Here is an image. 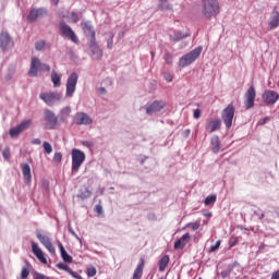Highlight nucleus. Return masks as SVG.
I'll return each instance as SVG.
<instances>
[{"instance_id":"nucleus-1","label":"nucleus","mask_w":279,"mask_h":279,"mask_svg":"<svg viewBox=\"0 0 279 279\" xmlns=\"http://www.w3.org/2000/svg\"><path fill=\"white\" fill-rule=\"evenodd\" d=\"M202 47H196L194 50L187 52L186 54L182 56L179 59V66H181V69H184L186 66H190V64H193V62H195V60H197V58H199V56H202Z\"/></svg>"},{"instance_id":"nucleus-2","label":"nucleus","mask_w":279,"mask_h":279,"mask_svg":"<svg viewBox=\"0 0 279 279\" xmlns=\"http://www.w3.org/2000/svg\"><path fill=\"white\" fill-rule=\"evenodd\" d=\"M38 71H51V66L49 64L40 62V59L38 57H33L31 60V68L28 71L29 77H36L38 75Z\"/></svg>"},{"instance_id":"nucleus-3","label":"nucleus","mask_w":279,"mask_h":279,"mask_svg":"<svg viewBox=\"0 0 279 279\" xmlns=\"http://www.w3.org/2000/svg\"><path fill=\"white\" fill-rule=\"evenodd\" d=\"M71 156H72V173H77V171H80V167H82V165H84V162L86 161V154H84V151L77 148H73L71 151Z\"/></svg>"},{"instance_id":"nucleus-4","label":"nucleus","mask_w":279,"mask_h":279,"mask_svg":"<svg viewBox=\"0 0 279 279\" xmlns=\"http://www.w3.org/2000/svg\"><path fill=\"white\" fill-rule=\"evenodd\" d=\"M203 14L206 19L217 16V14H219V2L217 0H204Z\"/></svg>"},{"instance_id":"nucleus-5","label":"nucleus","mask_w":279,"mask_h":279,"mask_svg":"<svg viewBox=\"0 0 279 279\" xmlns=\"http://www.w3.org/2000/svg\"><path fill=\"white\" fill-rule=\"evenodd\" d=\"M59 29H60L61 36H63L64 38H68L75 45H80V38H77V35H75V32H73V28H71V26H69L64 22H60Z\"/></svg>"},{"instance_id":"nucleus-6","label":"nucleus","mask_w":279,"mask_h":279,"mask_svg":"<svg viewBox=\"0 0 279 279\" xmlns=\"http://www.w3.org/2000/svg\"><path fill=\"white\" fill-rule=\"evenodd\" d=\"M234 105L229 104L227 108H225L221 112V119L226 125L227 130H230L232 128V121H234Z\"/></svg>"},{"instance_id":"nucleus-7","label":"nucleus","mask_w":279,"mask_h":279,"mask_svg":"<svg viewBox=\"0 0 279 279\" xmlns=\"http://www.w3.org/2000/svg\"><path fill=\"white\" fill-rule=\"evenodd\" d=\"M32 126V120H24L19 125L10 129L9 135L11 138H19L20 134H23L26 130H29Z\"/></svg>"},{"instance_id":"nucleus-8","label":"nucleus","mask_w":279,"mask_h":279,"mask_svg":"<svg viewBox=\"0 0 279 279\" xmlns=\"http://www.w3.org/2000/svg\"><path fill=\"white\" fill-rule=\"evenodd\" d=\"M39 99H41V101L46 102L47 106H53V104H56V101H61L62 94H60L58 92L41 93L39 95Z\"/></svg>"},{"instance_id":"nucleus-9","label":"nucleus","mask_w":279,"mask_h":279,"mask_svg":"<svg viewBox=\"0 0 279 279\" xmlns=\"http://www.w3.org/2000/svg\"><path fill=\"white\" fill-rule=\"evenodd\" d=\"M77 73H72L66 81V88H65V96L66 97H73L75 93V88H77Z\"/></svg>"},{"instance_id":"nucleus-10","label":"nucleus","mask_w":279,"mask_h":279,"mask_svg":"<svg viewBox=\"0 0 279 279\" xmlns=\"http://www.w3.org/2000/svg\"><path fill=\"white\" fill-rule=\"evenodd\" d=\"M262 99L266 106H274L279 99V94L271 89H266L262 95Z\"/></svg>"},{"instance_id":"nucleus-11","label":"nucleus","mask_w":279,"mask_h":279,"mask_svg":"<svg viewBox=\"0 0 279 279\" xmlns=\"http://www.w3.org/2000/svg\"><path fill=\"white\" fill-rule=\"evenodd\" d=\"M36 238L41 243V245H44V247L49 251L50 254H56V246H53V243H51V239L49 236L43 234L40 231H37Z\"/></svg>"},{"instance_id":"nucleus-12","label":"nucleus","mask_w":279,"mask_h":279,"mask_svg":"<svg viewBox=\"0 0 279 279\" xmlns=\"http://www.w3.org/2000/svg\"><path fill=\"white\" fill-rule=\"evenodd\" d=\"M254 101H256V88L251 86L244 95V106L246 110L254 108Z\"/></svg>"},{"instance_id":"nucleus-13","label":"nucleus","mask_w":279,"mask_h":279,"mask_svg":"<svg viewBox=\"0 0 279 279\" xmlns=\"http://www.w3.org/2000/svg\"><path fill=\"white\" fill-rule=\"evenodd\" d=\"M44 119L47 122V124H46L47 130H53V128H56V125H58V117H56V113H53L49 109H46L44 111Z\"/></svg>"},{"instance_id":"nucleus-14","label":"nucleus","mask_w":279,"mask_h":279,"mask_svg":"<svg viewBox=\"0 0 279 279\" xmlns=\"http://www.w3.org/2000/svg\"><path fill=\"white\" fill-rule=\"evenodd\" d=\"M32 252L34 256H36L37 260L41 263V265H47V257L45 256V252H43V248L38 245V243L32 241Z\"/></svg>"},{"instance_id":"nucleus-15","label":"nucleus","mask_w":279,"mask_h":279,"mask_svg":"<svg viewBox=\"0 0 279 279\" xmlns=\"http://www.w3.org/2000/svg\"><path fill=\"white\" fill-rule=\"evenodd\" d=\"M89 49L92 51V58L93 60H101L104 56V50L99 48L97 45V41L95 39L89 40Z\"/></svg>"},{"instance_id":"nucleus-16","label":"nucleus","mask_w":279,"mask_h":279,"mask_svg":"<svg viewBox=\"0 0 279 279\" xmlns=\"http://www.w3.org/2000/svg\"><path fill=\"white\" fill-rule=\"evenodd\" d=\"M43 16H47V9H32L27 19L31 23H34V21H36L37 19H43Z\"/></svg>"},{"instance_id":"nucleus-17","label":"nucleus","mask_w":279,"mask_h":279,"mask_svg":"<svg viewBox=\"0 0 279 279\" xmlns=\"http://www.w3.org/2000/svg\"><path fill=\"white\" fill-rule=\"evenodd\" d=\"M14 47V41L12 40V37L8 33L1 34V48L2 51H10Z\"/></svg>"},{"instance_id":"nucleus-18","label":"nucleus","mask_w":279,"mask_h":279,"mask_svg":"<svg viewBox=\"0 0 279 279\" xmlns=\"http://www.w3.org/2000/svg\"><path fill=\"white\" fill-rule=\"evenodd\" d=\"M205 130L213 134L217 130H221V121L217 118H211L205 125Z\"/></svg>"},{"instance_id":"nucleus-19","label":"nucleus","mask_w":279,"mask_h":279,"mask_svg":"<svg viewBox=\"0 0 279 279\" xmlns=\"http://www.w3.org/2000/svg\"><path fill=\"white\" fill-rule=\"evenodd\" d=\"M74 122L76 125H90V123H93V119H90V117H88L85 112H77L75 114Z\"/></svg>"},{"instance_id":"nucleus-20","label":"nucleus","mask_w":279,"mask_h":279,"mask_svg":"<svg viewBox=\"0 0 279 279\" xmlns=\"http://www.w3.org/2000/svg\"><path fill=\"white\" fill-rule=\"evenodd\" d=\"M191 241V233L183 234L179 240L174 242V250H184L186 243Z\"/></svg>"},{"instance_id":"nucleus-21","label":"nucleus","mask_w":279,"mask_h":279,"mask_svg":"<svg viewBox=\"0 0 279 279\" xmlns=\"http://www.w3.org/2000/svg\"><path fill=\"white\" fill-rule=\"evenodd\" d=\"M165 106H167L165 101L155 100L148 108H146V113L151 114L153 112H160Z\"/></svg>"},{"instance_id":"nucleus-22","label":"nucleus","mask_w":279,"mask_h":279,"mask_svg":"<svg viewBox=\"0 0 279 279\" xmlns=\"http://www.w3.org/2000/svg\"><path fill=\"white\" fill-rule=\"evenodd\" d=\"M57 269H61L62 271H66L68 274H70V276H72V278L75 279H82V276L78 275L77 272L73 271V269H71L66 264L64 263H59L57 264Z\"/></svg>"},{"instance_id":"nucleus-23","label":"nucleus","mask_w":279,"mask_h":279,"mask_svg":"<svg viewBox=\"0 0 279 279\" xmlns=\"http://www.w3.org/2000/svg\"><path fill=\"white\" fill-rule=\"evenodd\" d=\"M269 29H276L279 27V12L274 10L268 22Z\"/></svg>"},{"instance_id":"nucleus-24","label":"nucleus","mask_w":279,"mask_h":279,"mask_svg":"<svg viewBox=\"0 0 279 279\" xmlns=\"http://www.w3.org/2000/svg\"><path fill=\"white\" fill-rule=\"evenodd\" d=\"M143 269H145V259L141 258L140 264L136 266L133 277L131 279H142L143 278Z\"/></svg>"},{"instance_id":"nucleus-25","label":"nucleus","mask_w":279,"mask_h":279,"mask_svg":"<svg viewBox=\"0 0 279 279\" xmlns=\"http://www.w3.org/2000/svg\"><path fill=\"white\" fill-rule=\"evenodd\" d=\"M22 173L26 184L32 182V168L27 163L22 165Z\"/></svg>"},{"instance_id":"nucleus-26","label":"nucleus","mask_w":279,"mask_h":279,"mask_svg":"<svg viewBox=\"0 0 279 279\" xmlns=\"http://www.w3.org/2000/svg\"><path fill=\"white\" fill-rule=\"evenodd\" d=\"M82 27H83L84 34H86V36H89L90 40H96L95 39V29L93 28L90 23L84 22V23H82Z\"/></svg>"},{"instance_id":"nucleus-27","label":"nucleus","mask_w":279,"mask_h":279,"mask_svg":"<svg viewBox=\"0 0 279 279\" xmlns=\"http://www.w3.org/2000/svg\"><path fill=\"white\" fill-rule=\"evenodd\" d=\"M211 151L214 154H219V149H221V142L219 141V136L214 135L210 141Z\"/></svg>"},{"instance_id":"nucleus-28","label":"nucleus","mask_w":279,"mask_h":279,"mask_svg":"<svg viewBox=\"0 0 279 279\" xmlns=\"http://www.w3.org/2000/svg\"><path fill=\"white\" fill-rule=\"evenodd\" d=\"M51 82L54 88H60V86H62V76L58 74L56 70H52L51 72Z\"/></svg>"},{"instance_id":"nucleus-29","label":"nucleus","mask_w":279,"mask_h":279,"mask_svg":"<svg viewBox=\"0 0 279 279\" xmlns=\"http://www.w3.org/2000/svg\"><path fill=\"white\" fill-rule=\"evenodd\" d=\"M59 250L61 253V258H63L64 263H73V257L66 253L62 243L59 242Z\"/></svg>"},{"instance_id":"nucleus-30","label":"nucleus","mask_w":279,"mask_h":279,"mask_svg":"<svg viewBox=\"0 0 279 279\" xmlns=\"http://www.w3.org/2000/svg\"><path fill=\"white\" fill-rule=\"evenodd\" d=\"M169 255H163L159 260V271H165L169 265Z\"/></svg>"},{"instance_id":"nucleus-31","label":"nucleus","mask_w":279,"mask_h":279,"mask_svg":"<svg viewBox=\"0 0 279 279\" xmlns=\"http://www.w3.org/2000/svg\"><path fill=\"white\" fill-rule=\"evenodd\" d=\"M92 193L88 191V187H82L78 191L77 197H80V199H88V197H90Z\"/></svg>"},{"instance_id":"nucleus-32","label":"nucleus","mask_w":279,"mask_h":279,"mask_svg":"<svg viewBox=\"0 0 279 279\" xmlns=\"http://www.w3.org/2000/svg\"><path fill=\"white\" fill-rule=\"evenodd\" d=\"M168 2L169 0H159V10H173V7H171V4H169Z\"/></svg>"},{"instance_id":"nucleus-33","label":"nucleus","mask_w":279,"mask_h":279,"mask_svg":"<svg viewBox=\"0 0 279 279\" xmlns=\"http://www.w3.org/2000/svg\"><path fill=\"white\" fill-rule=\"evenodd\" d=\"M217 202V195H209L205 198V206H210V204H215Z\"/></svg>"},{"instance_id":"nucleus-34","label":"nucleus","mask_w":279,"mask_h":279,"mask_svg":"<svg viewBox=\"0 0 279 279\" xmlns=\"http://www.w3.org/2000/svg\"><path fill=\"white\" fill-rule=\"evenodd\" d=\"M47 45V43H45V40L40 39L37 43H35V49L36 51H43L45 49V46Z\"/></svg>"},{"instance_id":"nucleus-35","label":"nucleus","mask_w":279,"mask_h":279,"mask_svg":"<svg viewBox=\"0 0 279 279\" xmlns=\"http://www.w3.org/2000/svg\"><path fill=\"white\" fill-rule=\"evenodd\" d=\"M87 276L88 278H95V276H97V268H95L94 266H89L87 268Z\"/></svg>"},{"instance_id":"nucleus-36","label":"nucleus","mask_w":279,"mask_h":279,"mask_svg":"<svg viewBox=\"0 0 279 279\" xmlns=\"http://www.w3.org/2000/svg\"><path fill=\"white\" fill-rule=\"evenodd\" d=\"M163 60L167 62V64H173V54L171 52H166Z\"/></svg>"},{"instance_id":"nucleus-37","label":"nucleus","mask_w":279,"mask_h":279,"mask_svg":"<svg viewBox=\"0 0 279 279\" xmlns=\"http://www.w3.org/2000/svg\"><path fill=\"white\" fill-rule=\"evenodd\" d=\"M52 160L54 165H60L62 162V153H54Z\"/></svg>"},{"instance_id":"nucleus-38","label":"nucleus","mask_w":279,"mask_h":279,"mask_svg":"<svg viewBox=\"0 0 279 279\" xmlns=\"http://www.w3.org/2000/svg\"><path fill=\"white\" fill-rule=\"evenodd\" d=\"M29 277V268L23 267L21 270V279H27Z\"/></svg>"},{"instance_id":"nucleus-39","label":"nucleus","mask_w":279,"mask_h":279,"mask_svg":"<svg viewBox=\"0 0 279 279\" xmlns=\"http://www.w3.org/2000/svg\"><path fill=\"white\" fill-rule=\"evenodd\" d=\"M241 238H236V236H231L230 239H229V247H234V245H236L238 243H239V240H240Z\"/></svg>"},{"instance_id":"nucleus-40","label":"nucleus","mask_w":279,"mask_h":279,"mask_svg":"<svg viewBox=\"0 0 279 279\" xmlns=\"http://www.w3.org/2000/svg\"><path fill=\"white\" fill-rule=\"evenodd\" d=\"M43 145L46 154H51V151H53V147H51V144H49V142H44Z\"/></svg>"},{"instance_id":"nucleus-41","label":"nucleus","mask_w":279,"mask_h":279,"mask_svg":"<svg viewBox=\"0 0 279 279\" xmlns=\"http://www.w3.org/2000/svg\"><path fill=\"white\" fill-rule=\"evenodd\" d=\"M113 45H114V35L111 34L110 38L107 40V48L112 49Z\"/></svg>"},{"instance_id":"nucleus-42","label":"nucleus","mask_w":279,"mask_h":279,"mask_svg":"<svg viewBox=\"0 0 279 279\" xmlns=\"http://www.w3.org/2000/svg\"><path fill=\"white\" fill-rule=\"evenodd\" d=\"M189 226L192 227V230H199V226H202V222L195 221V222H192V223H187L186 228H189Z\"/></svg>"},{"instance_id":"nucleus-43","label":"nucleus","mask_w":279,"mask_h":279,"mask_svg":"<svg viewBox=\"0 0 279 279\" xmlns=\"http://www.w3.org/2000/svg\"><path fill=\"white\" fill-rule=\"evenodd\" d=\"M221 246V241L218 240L216 242V245H211L210 248H209V252H217V250H219V247Z\"/></svg>"},{"instance_id":"nucleus-44","label":"nucleus","mask_w":279,"mask_h":279,"mask_svg":"<svg viewBox=\"0 0 279 279\" xmlns=\"http://www.w3.org/2000/svg\"><path fill=\"white\" fill-rule=\"evenodd\" d=\"M4 160H10V148H4L2 151Z\"/></svg>"},{"instance_id":"nucleus-45","label":"nucleus","mask_w":279,"mask_h":279,"mask_svg":"<svg viewBox=\"0 0 279 279\" xmlns=\"http://www.w3.org/2000/svg\"><path fill=\"white\" fill-rule=\"evenodd\" d=\"M94 210L97 215H104V207L101 205H96Z\"/></svg>"},{"instance_id":"nucleus-46","label":"nucleus","mask_w":279,"mask_h":279,"mask_svg":"<svg viewBox=\"0 0 279 279\" xmlns=\"http://www.w3.org/2000/svg\"><path fill=\"white\" fill-rule=\"evenodd\" d=\"M230 274H232V271L230 269L227 270H222L220 272L221 278H230Z\"/></svg>"},{"instance_id":"nucleus-47","label":"nucleus","mask_w":279,"mask_h":279,"mask_svg":"<svg viewBox=\"0 0 279 279\" xmlns=\"http://www.w3.org/2000/svg\"><path fill=\"white\" fill-rule=\"evenodd\" d=\"M70 16L73 23H77V21H80V16L75 12H72Z\"/></svg>"},{"instance_id":"nucleus-48","label":"nucleus","mask_w":279,"mask_h":279,"mask_svg":"<svg viewBox=\"0 0 279 279\" xmlns=\"http://www.w3.org/2000/svg\"><path fill=\"white\" fill-rule=\"evenodd\" d=\"M194 119H199L202 117V110L195 109L193 112Z\"/></svg>"},{"instance_id":"nucleus-49","label":"nucleus","mask_w":279,"mask_h":279,"mask_svg":"<svg viewBox=\"0 0 279 279\" xmlns=\"http://www.w3.org/2000/svg\"><path fill=\"white\" fill-rule=\"evenodd\" d=\"M165 80L166 82H173V76L171 74H166Z\"/></svg>"},{"instance_id":"nucleus-50","label":"nucleus","mask_w":279,"mask_h":279,"mask_svg":"<svg viewBox=\"0 0 279 279\" xmlns=\"http://www.w3.org/2000/svg\"><path fill=\"white\" fill-rule=\"evenodd\" d=\"M270 279H279V270L274 271Z\"/></svg>"},{"instance_id":"nucleus-51","label":"nucleus","mask_w":279,"mask_h":279,"mask_svg":"<svg viewBox=\"0 0 279 279\" xmlns=\"http://www.w3.org/2000/svg\"><path fill=\"white\" fill-rule=\"evenodd\" d=\"M40 138H34L32 140V145H40Z\"/></svg>"},{"instance_id":"nucleus-52","label":"nucleus","mask_w":279,"mask_h":279,"mask_svg":"<svg viewBox=\"0 0 279 279\" xmlns=\"http://www.w3.org/2000/svg\"><path fill=\"white\" fill-rule=\"evenodd\" d=\"M83 145H85V147H90V142H83Z\"/></svg>"},{"instance_id":"nucleus-53","label":"nucleus","mask_w":279,"mask_h":279,"mask_svg":"<svg viewBox=\"0 0 279 279\" xmlns=\"http://www.w3.org/2000/svg\"><path fill=\"white\" fill-rule=\"evenodd\" d=\"M35 279H45V276L44 275H39Z\"/></svg>"},{"instance_id":"nucleus-54","label":"nucleus","mask_w":279,"mask_h":279,"mask_svg":"<svg viewBox=\"0 0 279 279\" xmlns=\"http://www.w3.org/2000/svg\"><path fill=\"white\" fill-rule=\"evenodd\" d=\"M52 2L54 3V5H58V3H60V0H52Z\"/></svg>"},{"instance_id":"nucleus-55","label":"nucleus","mask_w":279,"mask_h":279,"mask_svg":"<svg viewBox=\"0 0 279 279\" xmlns=\"http://www.w3.org/2000/svg\"><path fill=\"white\" fill-rule=\"evenodd\" d=\"M267 121H269V118H264V120H263V123H267Z\"/></svg>"},{"instance_id":"nucleus-56","label":"nucleus","mask_w":279,"mask_h":279,"mask_svg":"<svg viewBox=\"0 0 279 279\" xmlns=\"http://www.w3.org/2000/svg\"><path fill=\"white\" fill-rule=\"evenodd\" d=\"M100 93H106V88L101 87L100 89Z\"/></svg>"},{"instance_id":"nucleus-57","label":"nucleus","mask_w":279,"mask_h":279,"mask_svg":"<svg viewBox=\"0 0 279 279\" xmlns=\"http://www.w3.org/2000/svg\"><path fill=\"white\" fill-rule=\"evenodd\" d=\"M180 39H182V36H180V37H177L174 40H180Z\"/></svg>"},{"instance_id":"nucleus-58","label":"nucleus","mask_w":279,"mask_h":279,"mask_svg":"<svg viewBox=\"0 0 279 279\" xmlns=\"http://www.w3.org/2000/svg\"><path fill=\"white\" fill-rule=\"evenodd\" d=\"M190 133H191V131H189V130L185 132V134H190Z\"/></svg>"},{"instance_id":"nucleus-59","label":"nucleus","mask_w":279,"mask_h":279,"mask_svg":"<svg viewBox=\"0 0 279 279\" xmlns=\"http://www.w3.org/2000/svg\"><path fill=\"white\" fill-rule=\"evenodd\" d=\"M190 133H191V131H189V130L185 132V134H190Z\"/></svg>"},{"instance_id":"nucleus-60","label":"nucleus","mask_w":279,"mask_h":279,"mask_svg":"<svg viewBox=\"0 0 279 279\" xmlns=\"http://www.w3.org/2000/svg\"><path fill=\"white\" fill-rule=\"evenodd\" d=\"M262 217H265V214H262Z\"/></svg>"},{"instance_id":"nucleus-61","label":"nucleus","mask_w":279,"mask_h":279,"mask_svg":"<svg viewBox=\"0 0 279 279\" xmlns=\"http://www.w3.org/2000/svg\"><path fill=\"white\" fill-rule=\"evenodd\" d=\"M165 279H167V277H163Z\"/></svg>"}]
</instances>
